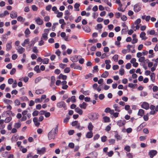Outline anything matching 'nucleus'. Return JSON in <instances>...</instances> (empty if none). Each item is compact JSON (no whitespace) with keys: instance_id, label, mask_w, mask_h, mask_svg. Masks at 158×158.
Instances as JSON below:
<instances>
[{"instance_id":"nucleus-22","label":"nucleus","mask_w":158,"mask_h":158,"mask_svg":"<svg viewBox=\"0 0 158 158\" xmlns=\"http://www.w3.org/2000/svg\"><path fill=\"white\" fill-rule=\"evenodd\" d=\"M94 128V126L92 125V123L91 122L89 123V125L88 126V130L89 131H92Z\"/></svg>"},{"instance_id":"nucleus-63","label":"nucleus","mask_w":158,"mask_h":158,"mask_svg":"<svg viewBox=\"0 0 158 158\" xmlns=\"http://www.w3.org/2000/svg\"><path fill=\"white\" fill-rule=\"evenodd\" d=\"M41 80V78L40 77H38L36 78L35 81V83H37L39 81H40Z\"/></svg>"},{"instance_id":"nucleus-30","label":"nucleus","mask_w":158,"mask_h":158,"mask_svg":"<svg viewBox=\"0 0 158 158\" xmlns=\"http://www.w3.org/2000/svg\"><path fill=\"white\" fill-rule=\"evenodd\" d=\"M17 20L18 21L23 22L24 21L25 19H23L22 16H19L18 17Z\"/></svg>"},{"instance_id":"nucleus-38","label":"nucleus","mask_w":158,"mask_h":158,"mask_svg":"<svg viewBox=\"0 0 158 158\" xmlns=\"http://www.w3.org/2000/svg\"><path fill=\"white\" fill-rule=\"evenodd\" d=\"M82 69V67L79 65H76V66H75V67H74V69H79L80 70H81Z\"/></svg>"},{"instance_id":"nucleus-19","label":"nucleus","mask_w":158,"mask_h":158,"mask_svg":"<svg viewBox=\"0 0 158 158\" xmlns=\"http://www.w3.org/2000/svg\"><path fill=\"white\" fill-rule=\"evenodd\" d=\"M144 114V110L142 109H140L139 110L138 112V115L141 116H142Z\"/></svg>"},{"instance_id":"nucleus-40","label":"nucleus","mask_w":158,"mask_h":158,"mask_svg":"<svg viewBox=\"0 0 158 158\" xmlns=\"http://www.w3.org/2000/svg\"><path fill=\"white\" fill-rule=\"evenodd\" d=\"M118 55H114L113 57V59L115 62H117L118 60Z\"/></svg>"},{"instance_id":"nucleus-54","label":"nucleus","mask_w":158,"mask_h":158,"mask_svg":"<svg viewBox=\"0 0 158 158\" xmlns=\"http://www.w3.org/2000/svg\"><path fill=\"white\" fill-rule=\"evenodd\" d=\"M107 139V137L106 136H103L101 137V140L102 142H105Z\"/></svg>"},{"instance_id":"nucleus-34","label":"nucleus","mask_w":158,"mask_h":158,"mask_svg":"<svg viewBox=\"0 0 158 158\" xmlns=\"http://www.w3.org/2000/svg\"><path fill=\"white\" fill-rule=\"evenodd\" d=\"M41 38H42V39H44L45 40H46L48 38L47 36V33H45L43 34L42 35V36Z\"/></svg>"},{"instance_id":"nucleus-1","label":"nucleus","mask_w":158,"mask_h":158,"mask_svg":"<svg viewBox=\"0 0 158 158\" xmlns=\"http://www.w3.org/2000/svg\"><path fill=\"white\" fill-rule=\"evenodd\" d=\"M58 131V126L54 129H52L48 134V136L49 140L54 139Z\"/></svg>"},{"instance_id":"nucleus-44","label":"nucleus","mask_w":158,"mask_h":158,"mask_svg":"<svg viewBox=\"0 0 158 158\" xmlns=\"http://www.w3.org/2000/svg\"><path fill=\"white\" fill-rule=\"evenodd\" d=\"M76 128L80 130H81L82 129L84 128L83 127H81L80 125V124L78 123L77 124V125L76 126Z\"/></svg>"},{"instance_id":"nucleus-24","label":"nucleus","mask_w":158,"mask_h":158,"mask_svg":"<svg viewBox=\"0 0 158 158\" xmlns=\"http://www.w3.org/2000/svg\"><path fill=\"white\" fill-rule=\"evenodd\" d=\"M21 123L20 122H19L18 123H15L14 127L15 128L18 129L21 127Z\"/></svg>"},{"instance_id":"nucleus-23","label":"nucleus","mask_w":158,"mask_h":158,"mask_svg":"<svg viewBox=\"0 0 158 158\" xmlns=\"http://www.w3.org/2000/svg\"><path fill=\"white\" fill-rule=\"evenodd\" d=\"M58 77L59 79H62L64 80H65L67 79V76L66 75H63L62 74H60L59 75Z\"/></svg>"},{"instance_id":"nucleus-33","label":"nucleus","mask_w":158,"mask_h":158,"mask_svg":"<svg viewBox=\"0 0 158 158\" xmlns=\"http://www.w3.org/2000/svg\"><path fill=\"white\" fill-rule=\"evenodd\" d=\"M124 149L127 152H129L131 151L130 147L128 145H127L124 147Z\"/></svg>"},{"instance_id":"nucleus-55","label":"nucleus","mask_w":158,"mask_h":158,"mask_svg":"<svg viewBox=\"0 0 158 158\" xmlns=\"http://www.w3.org/2000/svg\"><path fill=\"white\" fill-rule=\"evenodd\" d=\"M39 114V111L37 110L35 111L32 113V115L33 116H37Z\"/></svg>"},{"instance_id":"nucleus-11","label":"nucleus","mask_w":158,"mask_h":158,"mask_svg":"<svg viewBox=\"0 0 158 158\" xmlns=\"http://www.w3.org/2000/svg\"><path fill=\"white\" fill-rule=\"evenodd\" d=\"M146 33L145 32L142 31L140 35V37L141 38L142 40H147L148 38L145 36Z\"/></svg>"},{"instance_id":"nucleus-15","label":"nucleus","mask_w":158,"mask_h":158,"mask_svg":"<svg viewBox=\"0 0 158 158\" xmlns=\"http://www.w3.org/2000/svg\"><path fill=\"white\" fill-rule=\"evenodd\" d=\"M93 136V133L92 131H90L88 132L86 135V137L88 138H90Z\"/></svg>"},{"instance_id":"nucleus-60","label":"nucleus","mask_w":158,"mask_h":158,"mask_svg":"<svg viewBox=\"0 0 158 158\" xmlns=\"http://www.w3.org/2000/svg\"><path fill=\"white\" fill-rule=\"evenodd\" d=\"M69 146L71 148H73L74 147V144L73 143H70L69 144Z\"/></svg>"},{"instance_id":"nucleus-53","label":"nucleus","mask_w":158,"mask_h":158,"mask_svg":"<svg viewBox=\"0 0 158 158\" xmlns=\"http://www.w3.org/2000/svg\"><path fill=\"white\" fill-rule=\"evenodd\" d=\"M44 42L42 39V38H41V40L39 42L38 45L39 46L42 45L44 44Z\"/></svg>"},{"instance_id":"nucleus-47","label":"nucleus","mask_w":158,"mask_h":158,"mask_svg":"<svg viewBox=\"0 0 158 158\" xmlns=\"http://www.w3.org/2000/svg\"><path fill=\"white\" fill-rule=\"evenodd\" d=\"M131 66V64L130 63H128L126 65L125 67L127 69H130Z\"/></svg>"},{"instance_id":"nucleus-14","label":"nucleus","mask_w":158,"mask_h":158,"mask_svg":"<svg viewBox=\"0 0 158 158\" xmlns=\"http://www.w3.org/2000/svg\"><path fill=\"white\" fill-rule=\"evenodd\" d=\"M151 80L153 82H154L155 80V74L154 73H152L150 75Z\"/></svg>"},{"instance_id":"nucleus-43","label":"nucleus","mask_w":158,"mask_h":158,"mask_svg":"<svg viewBox=\"0 0 158 158\" xmlns=\"http://www.w3.org/2000/svg\"><path fill=\"white\" fill-rule=\"evenodd\" d=\"M141 20L140 19H137L135 22V25H139V24L140 23Z\"/></svg>"},{"instance_id":"nucleus-52","label":"nucleus","mask_w":158,"mask_h":158,"mask_svg":"<svg viewBox=\"0 0 158 158\" xmlns=\"http://www.w3.org/2000/svg\"><path fill=\"white\" fill-rule=\"evenodd\" d=\"M143 131L144 133L146 134H148L149 132V130L147 128H145L143 129Z\"/></svg>"},{"instance_id":"nucleus-59","label":"nucleus","mask_w":158,"mask_h":158,"mask_svg":"<svg viewBox=\"0 0 158 158\" xmlns=\"http://www.w3.org/2000/svg\"><path fill=\"white\" fill-rule=\"evenodd\" d=\"M145 59V57L143 56L141 57L139 59V61L140 62H143L144 61Z\"/></svg>"},{"instance_id":"nucleus-49","label":"nucleus","mask_w":158,"mask_h":158,"mask_svg":"<svg viewBox=\"0 0 158 158\" xmlns=\"http://www.w3.org/2000/svg\"><path fill=\"white\" fill-rule=\"evenodd\" d=\"M70 68L69 67H67L64 69V72L65 73H68L70 71Z\"/></svg>"},{"instance_id":"nucleus-26","label":"nucleus","mask_w":158,"mask_h":158,"mask_svg":"<svg viewBox=\"0 0 158 158\" xmlns=\"http://www.w3.org/2000/svg\"><path fill=\"white\" fill-rule=\"evenodd\" d=\"M109 73L107 71L104 72L101 75V77L103 78H106L107 77Z\"/></svg>"},{"instance_id":"nucleus-39","label":"nucleus","mask_w":158,"mask_h":158,"mask_svg":"<svg viewBox=\"0 0 158 158\" xmlns=\"http://www.w3.org/2000/svg\"><path fill=\"white\" fill-rule=\"evenodd\" d=\"M15 106H18L20 104V101L18 99H16L15 101Z\"/></svg>"},{"instance_id":"nucleus-13","label":"nucleus","mask_w":158,"mask_h":158,"mask_svg":"<svg viewBox=\"0 0 158 158\" xmlns=\"http://www.w3.org/2000/svg\"><path fill=\"white\" fill-rule=\"evenodd\" d=\"M62 88L63 89H67L68 86L67 85H66V84H67L66 81H63L62 82Z\"/></svg>"},{"instance_id":"nucleus-32","label":"nucleus","mask_w":158,"mask_h":158,"mask_svg":"<svg viewBox=\"0 0 158 158\" xmlns=\"http://www.w3.org/2000/svg\"><path fill=\"white\" fill-rule=\"evenodd\" d=\"M12 118L10 116L7 117L4 120V122L5 123H8L10 122Z\"/></svg>"},{"instance_id":"nucleus-45","label":"nucleus","mask_w":158,"mask_h":158,"mask_svg":"<svg viewBox=\"0 0 158 158\" xmlns=\"http://www.w3.org/2000/svg\"><path fill=\"white\" fill-rule=\"evenodd\" d=\"M78 121H75L72 123V125L73 126H76L78 123Z\"/></svg>"},{"instance_id":"nucleus-48","label":"nucleus","mask_w":158,"mask_h":158,"mask_svg":"<svg viewBox=\"0 0 158 158\" xmlns=\"http://www.w3.org/2000/svg\"><path fill=\"white\" fill-rule=\"evenodd\" d=\"M16 70L15 69V68H13L10 72V73L11 75H13L16 72Z\"/></svg>"},{"instance_id":"nucleus-35","label":"nucleus","mask_w":158,"mask_h":158,"mask_svg":"<svg viewBox=\"0 0 158 158\" xmlns=\"http://www.w3.org/2000/svg\"><path fill=\"white\" fill-rule=\"evenodd\" d=\"M80 6V4L79 3H76L75 4L74 7V8L76 9V10L79 11V9H78L79 7Z\"/></svg>"},{"instance_id":"nucleus-56","label":"nucleus","mask_w":158,"mask_h":158,"mask_svg":"<svg viewBox=\"0 0 158 158\" xmlns=\"http://www.w3.org/2000/svg\"><path fill=\"white\" fill-rule=\"evenodd\" d=\"M137 84H133L132 83H129L128 85V86L130 88H133Z\"/></svg>"},{"instance_id":"nucleus-31","label":"nucleus","mask_w":158,"mask_h":158,"mask_svg":"<svg viewBox=\"0 0 158 158\" xmlns=\"http://www.w3.org/2000/svg\"><path fill=\"white\" fill-rule=\"evenodd\" d=\"M2 40L3 41H6L7 39V36L6 35L4 34L2 36Z\"/></svg>"},{"instance_id":"nucleus-4","label":"nucleus","mask_w":158,"mask_h":158,"mask_svg":"<svg viewBox=\"0 0 158 158\" xmlns=\"http://www.w3.org/2000/svg\"><path fill=\"white\" fill-rule=\"evenodd\" d=\"M141 9V6L138 4H137L134 6V10L135 12H139Z\"/></svg>"},{"instance_id":"nucleus-51","label":"nucleus","mask_w":158,"mask_h":158,"mask_svg":"<svg viewBox=\"0 0 158 158\" xmlns=\"http://www.w3.org/2000/svg\"><path fill=\"white\" fill-rule=\"evenodd\" d=\"M121 19L123 21H125L127 20V18L126 16L123 15L121 16Z\"/></svg>"},{"instance_id":"nucleus-10","label":"nucleus","mask_w":158,"mask_h":158,"mask_svg":"<svg viewBox=\"0 0 158 158\" xmlns=\"http://www.w3.org/2000/svg\"><path fill=\"white\" fill-rule=\"evenodd\" d=\"M35 19L36 23L38 25H42L43 23V20L39 17L35 18Z\"/></svg>"},{"instance_id":"nucleus-27","label":"nucleus","mask_w":158,"mask_h":158,"mask_svg":"<svg viewBox=\"0 0 158 158\" xmlns=\"http://www.w3.org/2000/svg\"><path fill=\"white\" fill-rule=\"evenodd\" d=\"M55 13L57 14V17L58 18H60L63 15V13L62 12H59L58 10H57L56 12H55Z\"/></svg>"},{"instance_id":"nucleus-5","label":"nucleus","mask_w":158,"mask_h":158,"mask_svg":"<svg viewBox=\"0 0 158 158\" xmlns=\"http://www.w3.org/2000/svg\"><path fill=\"white\" fill-rule=\"evenodd\" d=\"M126 121L125 120H119L117 122V124L119 127H122L125 125Z\"/></svg>"},{"instance_id":"nucleus-2","label":"nucleus","mask_w":158,"mask_h":158,"mask_svg":"<svg viewBox=\"0 0 158 158\" xmlns=\"http://www.w3.org/2000/svg\"><path fill=\"white\" fill-rule=\"evenodd\" d=\"M57 106L59 108H61L63 107L65 110L66 109V107L65 106V104L63 101H61L57 104Z\"/></svg>"},{"instance_id":"nucleus-3","label":"nucleus","mask_w":158,"mask_h":158,"mask_svg":"<svg viewBox=\"0 0 158 158\" xmlns=\"http://www.w3.org/2000/svg\"><path fill=\"white\" fill-rule=\"evenodd\" d=\"M16 49L17 52L20 54L23 53L25 51V49L21 46L16 47Z\"/></svg>"},{"instance_id":"nucleus-58","label":"nucleus","mask_w":158,"mask_h":158,"mask_svg":"<svg viewBox=\"0 0 158 158\" xmlns=\"http://www.w3.org/2000/svg\"><path fill=\"white\" fill-rule=\"evenodd\" d=\"M59 23L65 25L66 23L64 22V20L63 19H60L59 21Z\"/></svg>"},{"instance_id":"nucleus-50","label":"nucleus","mask_w":158,"mask_h":158,"mask_svg":"<svg viewBox=\"0 0 158 158\" xmlns=\"http://www.w3.org/2000/svg\"><path fill=\"white\" fill-rule=\"evenodd\" d=\"M32 51L35 53H37L38 52V50L37 49L36 47L34 46L32 48Z\"/></svg>"},{"instance_id":"nucleus-42","label":"nucleus","mask_w":158,"mask_h":158,"mask_svg":"<svg viewBox=\"0 0 158 158\" xmlns=\"http://www.w3.org/2000/svg\"><path fill=\"white\" fill-rule=\"evenodd\" d=\"M124 73V70L123 69L121 68L119 70V74L121 75H123Z\"/></svg>"},{"instance_id":"nucleus-57","label":"nucleus","mask_w":158,"mask_h":158,"mask_svg":"<svg viewBox=\"0 0 158 158\" xmlns=\"http://www.w3.org/2000/svg\"><path fill=\"white\" fill-rule=\"evenodd\" d=\"M98 15V14L97 13L94 12L93 13L92 16L94 19L97 18Z\"/></svg>"},{"instance_id":"nucleus-7","label":"nucleus","mask_w":158,"mask_h":158,"mask_svg":"<svg viewBox=\"0 0 158 158\" xmlns=\"http://www.w3.org/2000/svg\"><path fill=\"white\" fill-rule=\"evenodd\" d=\"M37 153L39 154H43L45 152L46 150L45 148H43L41 149L38 148L37 149Z\"/></svg>"},{"instance_id":"nucleus-61","label":"nucleus","mask_w":158,"mask_h":158,"mask_svg":"<svg viewBox=\"0 0 158 158\" xmlns=\"http://www.w3.org/2000/svg\"><path fill=\"white\" fill-rule=\"evenodd\" d=\"M99 137L100 136L98 134H96L94 136L93 138V139L94 140H95L96 139H98L99 138Z\"/></svg>"},{"instance_id":"nucleus-62","label":"nucleus","mask_w":158,"mask_h":158,"mask_svg":"<svg viewBox=\"0 0 158 158\" xmlns=\"http://www.w3.org/2000/svg\"><path fill=\"white\" fill-rule=\"evenodd\" d=\"M113 154V152L112 151H110L109 152H108L107 153V155L109 157H111Z\"/></svg>"},{"instance_id":"nucleus-16","label":"nucleus","mask_w":158,"mask_h":158,"mask_svg":"<svg viewBox=\"0 0 158 158\" xmlns=\"http://www.w3.org/2000/svg\"><path fill=\"white\" fill-rule=\"evenodd\" d=\"M55 81V77L54 76H52L51 79V82L50 84V86L52 87L54 85Z\"/></svg>"},{"instance_id":"nucleus-17","label":"nucleus","mask_w":158,"mask_h":158,"mask_svg":"<svg viewBox=\"0 0 158 158\" xmlns=\"http://www.w3.org/2000/svg\"><path fill=\"white\" fill-rule=\"evenodd\" d=\"M75 110L76 112L78 113L80 115L82 114L83 113L82 110L81 109H80L78 107L75 108Z\"/></svg>"},{"instance_id":"nucleus-25","label":"nucleus","mask_w":158,"mask_h":158,"mask_svg":"<svg viewBox=\"0 0 158 158\" xmlns=\"http://www.w3.org/2000/svg\"><path fill=\"white\" fill-rule=\"evenodd\" d=\"M113 107L115 111L119 112L120 111V110L119 109L118 106L116 104H114L113 105Z\"/></svg>"},{"instance_id":"nucleus-8","label":"nucleus","mask_w":158,"mask_h":158,"mask_svg":"<svg viewBox=\"0 0 158 158\" xmlns=\"http://www.w3.org/2000/svg\"><path fill=\"white\" fill-rule=\"evenodd\" d=\"M17 16V13L14 10L11 11L10 14V17L12 19L15 18Z\"/></svg>"},{"instance_id":"nucleus-6","label":"nucleus","mask_w":158,"mask_h":158,"mask_svg":"<svg viewBox=\"0 0 158 158\" xmlns=\"http://www.w3.org/2000/svg\"><path fill=\"white\" fill-rule=\"evenodd\" d=\"M157 152L156 151L152 150L149 152V155L150 158H152L157 154Z\"/></svg>"},{"instance_id":"nucleus-37","label":"nucleus","mask_w":158,"mask_h":158,"mask_svg":"<svg viewBox=\"0 0 158 158\" xmlns=\"http://www.w3.org/2000/svg\"><path fill=\"white\" fill-rule=\"evenodd\" d=\"M58 25V23H54L53 24V26L52 27V30L53 31H54L55 30V28L56 27V26Z\"/></svg>"},{"instance_id":"nucleus-12","label":"nucleus","mask_w":158,"mask_h":158,"mask_svg":"<svg viewBox=\"0 0 158 158\" xmlns=\"http://www.w3.org/2000/svg\"><path fill=\"white\" fill-rule=\"evenodd\" d=\"M12 42H8L6 45V50L7 51H9L12 48Z\"/></svg>"},{"instance_id":"nucleus-20","label":"nucleus","mask_w":158,"mask_h":158,"mask_svg":"<svg viewBox=\"0 0 158 158\" xmlns=\"http://www.w3.org/2000/svg\"><path fill=\"white\" fill-rule=\"evenodd\" d=\"M83 30L87 32H89L90 31V29L89 27L85 26L83 27Z\"/></svg>"},{"instance_id":"nucleus-46","label":"nucleus","mask_w":158,"mask_h":158,"mask_svg":"<svg viewBox=\"0 0 158 158\" xmlns=\"http://www.w3.org/2000/svg\"><path fill=\"white\" fill-rule=\"evenodd\" d=\"M71 99V101L73 103L75 102H76V99L75 98V96H73L71 97L70 98Z\"/></svg>"},{"instance_id":"nucleus-64","label":"nucleus","mask_w":158,"mask_h":158,"mask_svg":"<svg viewBox=\"0 0 158 158\" xmlns=\"http://www.w3.org/2000/svg\"><path fill=\"white\" fill-rule=\"evenodd\" d=\"M127 156L129 158H133V156L131 153H128L127 154Z\"/></svg>"},{"instance_id":"nucleus-41","label":"nucleus","mask_w":158,"mask_h":158,"mask_svg":"<svg viewBox=\"0 0 158 158\" xmlns=\"http://www.w3.org/2000/svg\"><path fill=\"white\" fill-rule=\"evenodd\" d=\"M49 59L47 58H45L44 59L43 62L44 64H48L49 62Z\"/></svg>"},{"instance_id":"nucleus-29","label":"nucleus","mask_w":158,"mask_h":158,"mask_svg":"<svg viewBox=\"0 0 158 158\" xmlns=\"http://www.w3.org/2000/svg\"><path fill=\"white\" fill-rule=\"evenodd\" d=\"M34 70L38 73L40 72V70L39 69V65H36L34 68Z\"/></svg>"},{"instance_id":"nucleus-28","label":"nucleus","mask_w":158,"mask_h":158,"mask_svg":"<svg viewBox=\"0 0 158 158\" xmlns=\"http://www.w3.org/2000/svg\"><path fill=\"white\" fill-rule=\"evenodd\" d=\"M44 92V90L43 89H38L35 91V93L37 94H39L43 93Z\"/></svg>"},{"instance_id":"nucleus-9","label":"nucleus","mask_w":158,"mask_h":158,"mask_svg":"<svg viewBox=\"0 0 158 158\" xmlns=\"http://www.w3.org/2000/svg\"><path fill=\"white\" fill-rule=\"evenodd\" d=\"M141 107L146 110H148L149 108V105L147 102H144L141 105Z\"/></svg>"},{"instance_id":"nucleus-21","label":"nucleus","mask_w":158,"mask_h":158,"mask_svg":"<svg viewBox=\"0 0 158 158\" xmlns=\"http://www.w3.org/2000/svg\"><path fill=\"white\" fill-rule=\"evenodd\" d=\"M103 121L105 123H108L110 121V118L107 116H104L103 118Z\"/></svg>"},{"instance_id":"nucleus-36","label":"nucleus","mask_w":158,"mask_h":158,"mask_svg":"<svg viewBox=\"0 0 158 158\" xmlns=\"http://www.w3.org/2000/svg\"><path fill=\"white\" fill-rule=\"evenodd\" d=\"M148 94L147 92L143 91L141 92L140 95L141 97H144L146 96Z\"/></svg>"},{"instance_id":"nucleus-18","label":"nucleus","mask_w":158,"mask_h":158,"mask_svg":"<svg viewBox=\"0 0 158 158\" xmlns=\"http://www.w3.org/2000/svg\"><path fill=\"white\" fill-rule=\"evenodd\" d=\"M87 106V105L86 104V103L85 102H83L82 104L79 105L80 107L81 108L84 109H86Z\"/></svg>"}]
</instances>
